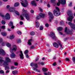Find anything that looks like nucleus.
Masks as SVG:
<instances>
[{
  "instance_id": "obj_40",
  "label": "nucleus",
  "mask_w": 75,
  "mask_h": 75,
  "mask_svg": "<svg viewBox=\"0 0 75 75\" xmlns=\"http://www.w3.org/2000/svg\"><path fill=\"white\" fill-rule=\"evenodd\" d=\"M39 64H41L42 65H44V62H39Z\"/></svg>"
},
{
  "instance_id": "obj_50",
  "label": "nucleus",
  "mask_w": 75,
  "mask_h": 75,
  "mask_svg": "<svg viewBox=\"0 0 75 75\" xmlns=\"http://www.w3.org/2000/svg\"><path fill=\"white\" fill-rule=\"evenodd\" d=\"M18 43H20L21 42V40H18Z\"/></svg>"
},
{
  "instance_id": "obj_39",
  "label": "nucleus",
  "mask_w": 75,
  "mask_h": 75,
  "mask_svg": "<svg viewBox=\"0 0 75 75\" xmlns=\"http://www.w3.org/2000/svg\"><path fill=\"white\" fill-rule=\"evenodd\" d=\"M51 2L52 3H54L55 2V0H51Z\"/></svg>"
},
{
  "instance_id": "obj_10",
  "label": "nucleus",
  "mask_w": 75,
  "mask_h": 75,
  "mask_svg": "<svg viewBox=\"0 0 75 75\" xmlns=\"http://www.w3.org/2000/svg\"><path fill=\"white\" fill-rule=\"evenodd\" d=\"M50 36L52 37V39H53L54 40H55L57 38V37L55 36V34L54 32H51L50 33Z\"/></svg>"
},
{
  "instance_id": "obj_19",
  "label": "nucleus",
  "mask_w": 75,
  "mask_h": 75,
  "mask_svg": "<svg viewBox=\"0 0 75 75\" xmlns=\"http://www.w3.org/2000/svg\"><path fill=\"white\" fill-rule=\"evenodd\" d=\"M39 16H40V18H44L45 17V15L42 13H40L39 14Z\"/></svg>"
},
{
  "instance_id": "obj_6",
  "label": "nucleus",
  "mask_w": 75,
  "mask_h": 75,
  "mask_svg": "<svg viewBox=\"0 0 75 75\" xmlns=\"http://www.w3.org/2000/svg\"><path fill=\"white\" fill-rule=\"evenodd\" d=\"M23 11L24 13H26V14L25 15V17L27 20H30V15L28 14V13H27V10L25 11L24 9L23 8Z\"/></svg>"
},
{
  "instance_id": "obj_41",
  "label": "nucleus",
  "mask_w": 75,
  "mask_h": 75,
  "mask_svg": "<svg viewBox=\"0 0 75 75\" xmlns=\"http://www.w3.org/2000/svg\"><path fill=\"white\" fill-rule=\"evenodd\" d=\"M17 33L19 35H21V32H20V31H18L17 32Z\"/></svg>"
},
{
  "instance_id": "obj_61",
  "label": "nucleus",
  "mask_w": 75,
  "mask_h": 75,
  "mask_svg": "<svg viewBox=\"0 0 75 75\" xmlns=\"http://www.w3.org/2000/svg\"><path fill=\"white\" fill-rule=\"evenodd\" d=\"M11 28H12L13 29H14V26L12 25L11 27Z\"/></svg>"
},
{
  "instance_id": "obj_16",
  "label": "nucleus",
  "mask_w": 75,
  "mask_h": 75,
  "mask_svg": "<svg viewBox=\"0 0 75 75\" xmlns=\"http://www.w3.org/2000/svg\"><path fill=\"white\" fill-rule=\"evenodd\" d=\"M35 26L36 27L38 28L40 27V23H38V21L37 20H36L35 22Z\"/></svg>"
},
{
  "instance_id": "obj_9",
  "label": "nucleus",
  "mask_w": 75,
  "mask_h": 75,
  "mask_svg": "<svg viewBox=\"0 0 75 75\" xmlns=\"http://www.w3.org/2000/svg\"><path fill=\"white\" fill-rule=\"evenodd\" d=\"M60 3H61L62 4H65L66 3L65 0H60H60H59V2L57 4V6H59Z\"/></svg>"
},
{
  "instance_id": "obj_3",
  "label": "nucleus",
  "mask_w": 75,
  "mask_h": 75,
  "mask_svg": "<svg viewBox=\"0 0 75 75\" xmlns=\"http://www.w3.org/2000/svg\"><path fill=\"white\" fill-rule=\"evenodd\" d=\"M56 9H54L53 11V14L55 16H59L61 14V12L59 11V9L57 7H56Z\"/></svg>"
},
{
  "instance_id": "obj_20",
  "label": "nucleus",
  "mask_w": 75,
  "mask_h": 75,
  "mask_svg": "<svg viewBox=\"0 0 75 75\" xmlns=\"http://www.w3.org/2000/svg\"><path fill=\"white\" fill-rule=\"evenodd\" d=\"M18 72V71L16 70L12 71V74H13V75H16V74H17Z\"/></svg>"
},
{
  "instance_id": "obj_43",
  "label": "nucleus",
  "mask_w": 75,
  "mask_h": 75,
  "mask_svg": "<svg viewBox=\"0 0 75 75\" xmlns=\"http://www.w3.org/2000/svg\"><path fill=\"white\" fill-rule=\"evenodd\" d=\"M0 74H4V71L3 70H1L0 71Z\"/></svg>"
},
{
  "instance_id": "obj_21",
  "label": "nucleus",
  "mask_w": 75,
  "mask_h": 75,
  "mask_svg": "<svg viewBox=\"0 0 75 75\" xmlns=\"http://www.w3.org/2000/svg\"><path fill=\"white\" fill-rule=\"evenodd\" d=\"M59 45L60 47V49L61 50H62L63 49V47H62V45L61 44V43H59Z\"/></svg>"
},
{
  "instance_id": "obj_42",
  "label": "nucleus",
  "mask_w": 75,
  "mask_h": 75,
  "mask_svg": "<svg viewBox=\"0 0 75 75\" xmlns=\"http://www.w3.org/2000/svg\"><path fill=\"white\" fill-rule=\"evenodd\" d=\"M5 27H6V26H5V25H3L1 26V29H5Z\"/></svg>"
},
{
  "instance_id": "obj_1",
  "label": "nucleus",
  "mask_w": 75,
  "mask_h": 75,
  "mask_svg": "<svg viewBox=\"0 0 75 75\" xmlns=\"http://www.w3.org/2000/svg\"><path fill=\"white\" fill-rule=\"evenodd\" d=\"M6 8L9 10L10 12H14L15 14H16L18 16H20V13L17 11L15 10V8L13 7H10V6L7 5L6 6Z\"/></svg>"
},
{
  "instance_id": "obj_7",
  "label": "nucleus",
  "mask_w": 75,
  "mask_h": 75,
  "mask_svg": "<svg viewBox=\"0 0 75 75\" xmlns=\"http://www.w3.org/2000/svg\"><path fill=\"white\" fill-rule=\"evenodd\" d=\"M13 48H10V51L11 53H13L14 51L16 52L17 51V47L16 45H13Z\"/></svg>"
},
{
  "instance_id": "obj_57",
  "label": "nucleus",
  "mask_w": 75,
  "mask_h": 75,
  "mask_svg": "<svg viewBox=\"0 0 75 75\" xmlns=\"http://www.w3.org/2000/svg\"><path fill=\"white\" fill-rule=\"evenodd\" d=\"M3 42V39H2V38H1L0 39V42Z\"/></svg>"
},
{
  "instance_id": "obj_18",
  "label": "nucleus",
  "mask_w": 75,
  "mask_h": 75,
  "mask_svg": "<svg viewBox=\"0 0 75 75\" xmlns=\"http://www.w3.org/2000/svg\"><path fill=\"white\" fill-rule=\"evenodd\" d=\"M31 4H32V6H37V4H36V3H35V1H32L31 3Z\"/></svg>"
},
{
  "instance_id": "obj_23",
  "label": "nucleus",
  "mask_w": 75,
  "mask_h": 75,
  "mask_svg": "<svg viewBox=\"0 0 75 75\" xmlns=\"http://www.w3.org/2000/svg\"><path fill=\"white\" fill-rule=\"evenodd\" d=\"M19 5H20V4H19L18 2H17L15 4L14 6H15V7H17V6H18Z\"/></svg>"
},
{
  "instance_id": "obj_13",
  "label": "nucleus",
  "mask_w": 75,
  "mask_h": 75,
  "mask_svg": "<svg viewBox=\"0 0 75 75\" xmlns=\"http://www.w3.org/2000/svg\"><path fill=\"white\" fill-rule=\"evenodd\" d=\"M64 31L65 33H66L67 34H72V33L71 32L67 31V27L66 28Z\"/></svg>"
},
{
  "instance_id": "obj_24",
  "label": "nucleus",
  "mask_w": 75,
  "mask_h": 75,
  "mask_svg": "<svg viewBox=\"0 0 75 75\" xmlns=\"http://www.w3.org/2000/svg\"><path fill=\"white\" fill-rule=\"evenodd\" d=\"M1 34L3 36H5L7 35V33H1Z\"/></svg>"
},
{
  "instance_id": "obj_30",
  "label": "nucleus",
  "mask_w": 75,
  "mask_h": 75,
  "mask_svg": "<svg viewBox=\"0 0 75 75\" xmlns=\"http://www.w3.org/2000/svg\"><path fill=\"white\" fill-rule=\"evenodd\" d=\"M42 70L43 71V72H47V69L45 68H43L42 69Z\"/></svg>"
},
{
  "instance_id": "obj_5",
  "label": "nucleus",
  "mask_w": 75,
  "mask_h": 75,
  "mask_svg": "<svg viewBox=\"0 0 75 75\" xmlns=\"http://www.w3.org/2000/svg\"><path fill=\"white\" fill-rule=\"evenodd\" d=\"M0 16H1V17H2L4 19H6L7 20H10V16L8 13H7L6 14L5 16H4V15L1 13H0Z\"/></svg>"
},
{
  "instance_id": "obj_60",
  "label": "nucleus",
  "mask_w": 75,
  "mask_h": 75,
  "mask_svg": "<svg viewBox=\"0 0 75 75\" xmlns=\"http://www.w3.org/2000/svg\"><path fill=\"white\" fill-rule=\"evenodd\" d=\"M39 60V58H38L35 59L36 61H38Z\"/></svg>"
},
{
  "instance_id": "obj_4",
  "label": "nucleus",
  "mask_w": 75,
  "mask_h": 75,
  "mask_svg": "<svg viewBox=\"0 0 75 75\" xmlns=\"http://www.w3.org/2000/svg\"><path fill=\"white\" fill-rule=\"evenodd\" d=\"M67 14L69 16V17L67 19L68 21H72V18H74V16H73V15L72 14V11H69L67 12Z\"/></svg>"
},
{
  "instance_id": "obj_51",
  "label": "nucleus",
  "mask_w": 75,
  "mask_h": 75,
  "mask_svg": "<svg viewBox=\"0 0 75 75\" xmlns=\"http://www.w3.org/2000/svg\"><path fill=\"white\" fill-rule=\"evenodd\" d=\"M27 74H28V75H31V73L30 71H28V72Z\"/></svg>"
},
{
  "instance_id": "obj_59",
  "label": "nucleus",
  "mask_w": 75,
  "mask_h": 75,
  "mask_svg": "<svg viewBox=\"0 0 75 75\" xmlns=\"http://www.w3.org/2000/svg\"><path fill=\"white\" fill-rule=\"evenodd\" d=\"M20 58L21 59H24V57H20Z\"/></svg>"
},
{
  "instance_id": "obj_56",
  "label": "nucleus",
  "mask_w": 75,
  "mask_h": 75,
  "mask_svg": "<svg viewBox=\"0 0 75 75\" xmlns=\"http://www.w3.org/2000/svg\"><path fill=\"white\" fill-rule=\"evenodd\" d=\"M34 64H33V63H32L30 64V66L31 67H33V65H34Z\"/></svg>"
},
{
  "instance_id": "obj_37",
  "label": "nucleus",
  "mask_w": 75,
  "mask_h": 75,
  "mask_svg": "<svg viewBox=\"0 0 75 75\" xmlns=\"http://www.w3.org/2000/svg\"><path fill=\"white\" fill-rule=\"evenodd\" d=\"M40 30H43V26H40Z\"/></svg>"
},
{
  "instance_id": "obj_31",
  "label": "nucleus",
  "mask_w": 75,
  "mask_h": 75,
  "mask_svg": "<svg viewBox=\"0 0 75 75\" xmlns=\"http://www.w3.org/2000/svg\"><path fill=\"white\" fill-rule=\"evenodd\" d=\"M14 38V35H10L9 38L11 39H13Z\"/></svg>"
},
{
  "instance_id": "obj_32",
  "label": "nucleus",
  "mask_w": 75,
  "mask_h": 75,
  "mask_svg": "<svg viewBox=\"0 0 75 75\" xmlns=\"http://www.w3.org/2000/svg\"><path fill=\"white\" fill-rule=\"evenodd\" d=\"M8 25L9 26H12L13 25V23L11 21L9 24Z\"/></svg>"
},
{
  "instance_id": "obj_34",
  "label": "nucleus",
  "mask_w": 75,
  "mask_h": 75,
  "mask_svg": "<svg viewBox=\"0 0 75 75\" xmlns=\"http://www.w3.org/2000/svg\"><path fill=\"white\" fill-rule=\"evenodd\" d=\"M40 18L41 17H40V16H37L36 18V20H39V19H40Z\"/></svg>"
},
{
  "instance_id": "obj_17",
  "label": "nucleus",
  "mask_w": 75,
  "mask_h": 75,
  "mask_svg": "<svg viewBox=\"0 0 75 75\" xmlns=\"http://www.w3.org/2000/svg\"><path fill=\"white\" fill-rule=\"evenodd\" d=\"M29 51L28 50H26L25 51L24 54H25L26 56V57H29V55L28 54H27L28 53Z\"/></svg>"
},
{
  "instance_id": "obj_14",
  "label": "nucleus",
  "mask_w": 75,
  "mask_h": 75,
  "mask_svg": "<svg viewBox=\"0 0 75 75\" xmlns=\"http://www.w3.org/2000/svg\"><path fill=\"white\" fill-rule=\"evenodd\" d=\"M4 62H7V63L11 62V60H10V59L7 57H6L5 59V61L6 62H5L4 60Z\"/></svg>"
},
{
  "instance_id": "obj_25",
  "label": "nucleus",
  "mask_w": 75,
  "mask_h": 75,
  "mask_svg": "<svg viewBox=\"0 0 75 75\" xmlns=\"http://www.w3.org/2000/svg\"><path fill=\"white\" fill-rule=\"evenodd\" d=\"M24 16H25V14H23L21 16V18L22 20H24V18H23V17Z\"/></svg>"
},
{
  "instance_id": "obj_53",
  "label": "nucleus",
  "mask_w": 75,
  "mask_h": 75,
  "mask_svg": "<svg viewBox=\"0 0 75 75\" xmlns=\"http://www.w3.org/2000/svg\"><path fill=\"white\" fill-rule=\"evenodd\" d=\"M20 24L21 25H23V23L22 21H21L20 22Z\"/></svg>"
},
{
  "instance_id": "obj_27",
  "label": "nucleus",
  "mask_w": 75,
  "mask_h": 75,
  "mask_svg": "<svg viewBox=\"0 0 75 75\" xmlns=\"http://www.w3.org/2000/svg\"><path fill=\"white\" fill-rule=\"evenodd\" d=\"M31 41H32V39L29 40L28 41V44L29 45H31Z\"/></svg>"
},
{
  "instance_id": "obj_38",
  "label": "nucleus",
  "mask_w": 75,
  "mask_h": 75,
  "mask_svg": "<svg viewBox=\"0 0 75 75\" xmlns=\"http://www.w3.org/2000/svg\"><path fill=\"white\" fill-rule=\"evenodd\" d=\"M65 60L67 61H70V59H69V58H66Z\"/></svg>"
},
{
  "instance_id": "obj_35",
  "label": "nucleus",
  "mask_w": 75,
  "mask_h": 75,
  "mask_svg": "<svg viewBox=\"0 0 75 75\" xmlns=\"http://www.w3.org/2000/svg\"><path fill=\"white\" fill-rule=\"evenodd\" d=\"M1 23L3 25H4L6 24V22L4 21H1Z\"/></svg>"
},
{
  "instance_id": "obj_22",
  "label": "nucleus",
  "mask_w": 75,
  "mask_h": 75,
  "mask_svg": "<svg viewBox=\"0 0 75 75\" xmlns=\"http://www.w3.org/2000/svg\"><path fill=\"white\" fill-rule=\"evenodd\" d=\"M6 45L8 47H11V44H10L9 43H6Z\"/></svg>"
},
{
  "instance_id": "obj_46",
  "label": "nucleus",
  "mask_w": 75,
  "mask_h": 75,
  "mask_svg": "<svg viewBox=\"0 0 75 75\" xmlns=\"http://www.w3.org/2000/svg\"><path fill=\"white\" fill-rule=\"evenodd\" d=\"M45 26L46 27H49V25L48 23H46L45 25Z\"/></svg>"
},
{
  "instance_id": "obj_45",
  "label": "nucleus",
  "mask_w": 75,
  "mask_h": 75,
  "mask_svg": "<svg viewBox=\"0 0 75 75\" xmlns=\"http://www.w3.org/2000/svg\"><path fill=\"white\" fill-rule=\"evenodd\" d=\"M72 59L74 62H75V57H73Z\"/></svg>"
},
{
  "instance_id": "obj_52",
  "label": "nucleus",
  "mask_w": 75,
  "mask_h": 75,
  "mask_svg": "<svg viewBox=\"0 0 75 75\" xmlns=\"http://www.w3.org/2000/svg\"><path fill=\"white\" fill-rule=\"evenodd\" d=\"M34 67H35L36 68H37V64H34Z\"/></svg>"
},
{
  "instance_id": "obj_15",
  "label": "nucleus",
  "mask_w": 75,
  "mask_h": 75,
  "mask_svg": "<svg viewBox=\"0 0 75 75\" xmlns=\"http://www.w3.org/2000/svg\"><path fill=\"white\" fill-rule=\"evenodd\" d=\"M53 45L54 47L56 48H58L59 47V45L58 44V43L56 42H54L53 43Z\"/></svg>"
},
{
  "instance_id": "obj_47",
  "label": "nucleus",
  "mask_w": 75,
  "mask_h": 75,
  "mask_svg": "<svg viewBox=\"0 0 75 75\" xmlns=\"http://www.w3.org/2000/svg\"><path fill=\"white\" fill-rule=\"evenodd\" d=\"M53 66H56V65H57V64L56 62H55L53 64Z\"/></svg>"
},
{
  "instance_id": "obj_36",
  "label": "nucleus",
  "mask_w": 75,
  "mask_h": 75,
  "mask_svg": "<svg viewBox=\"0 0 75 75\" xmlns=\"http://www.w3.org/2000/svg\"><path fill=\"white\" fill-rule=\"evenodd\" d=\"M14 65H15V66H18V64L17 62H14Z\"/></svg>"
},
{
  "instance_id": "obj_29",
  "label": "nucleus",
  "mask_w": 75,
  "mask_h": 75,
  "mask_svg": "<svg viewBox=\"0 0 75 75\" xmlns=\"http://www.w3.org/2000/svg\"><path fill=\"white\" fill-rule=\"evenodd\" d=\"M16 54L14 53H12V54H11V57H16Z\"/></svg>"
},
{
  "instance_id": "obj_2",
  "label": "nucleus",
  "mask_w": 75,
  "mask_h": 75,
  "mask_svg": "<svg viewBox=\"0 0 75 75\" xmlns=\"http://www.w3.org/2000/svg\"><path fill=\"white\" fill-rule=\"evenodd\" d=\"M3 62H4L3 65H4V67H5V70H7V69H9L10 67L8 66H7V65H8V63L4 61V60L1 59L0 60V66H1V65H2V64H3Z\"/></svg>"
},
{
  "instance_id": "obj_49",
  "label": "nucleus",
  "mask_w": 75,
  "mask_h": 75,
  "mask_svg": "<svg viewBox=\"0 0 75 75\" xmlns=\"http://www.w3.org/2000/svg\"><path fill=\"white\" fill-rule=\"evenodd\" d=\"M33 71H34L35 70V71H37V68H35V67H33Z\"/></svg>"
},
{
  "instance_id": "obj_54",
  "label": "nucleus",
  "mask_w": 75,
  "mask_h": 75,
  "mask_svg": "<svg viewBox=\"0 0 75 75\" xmlns=\"http://www.w3.org/2000/svg\"><path fill=\"white\" fill-rule=\"evenodd\" d=\"M72 6V2H70V4L69 5V7L71 6Z\"/></svg>"
},
{
  "instance_id": "obj_48",
  "label": "nucleus",
  "mask_w": 75,
  "mask_h": 75,
  "mask_svg": "<svg viewBox=\"0 0 75 75\" xmlns=\"http://www.w3.org/2000/svg\"><path fill=\"white\" fill-rule=\"evenodd\" d=\"M30 12L31 13H34V11L33 10H30Z\"/></svg>"
},
{
  "instance_id": "obj_12",
  "label": "nucleus",
  "mask_w": 75,
  "mask_h": 75,
  "mask_svg": "<svg viewBox=\"0 0 75 75\" xmlns=\"http://www.w3.org/2000/svg\"><path fill=\"white\" fill-rule=\"evenodd\" d=\"M69 25L70 26V27L73 29V30H75V25H74V24L72 23L71 22H69L68 23Z\"/></svg>"
},
{
  "instance_id": "obj_8",
  "label": "nucleus",
  "mask_w": 75,
  "mask_h": 75,
  "mask_svg": "<svg viewBox=\"0 0 75 75\" xmlns=\"http://www.w3.org/2000/svg\"><path fill=\"white\" fill-rule=\"evenodd\" d=\"M48 15L49 16V21L51 22L52 20L54 18V16H53V14L52 13L50 12H49Z\"/></svg>"
},
{
  "instance_id": "obj_28",
  "label": "nucleus",
  "mask_w": 75,
  "mask_h": 75,
  "mask_svg": "<svg viewBox=\"0 0 75 75\" xmlns=\"http://www.w3.org/2000/svg\"><path fill=\"white\" fill-rule=\"evenodd\" d=\"M20 57H23V56H24L23 54V52L22 51H20Z\"/></svg>"
},
{
  "instance_id": "obj_11",
  "label": "nucleus",
  "mask_w": 75,
  "mask_h": 75,
  "mask_svg": "<svg viewBox=\"0 0 75 75\" xmlns=\"http://www.w3.org/2000/svg\"><path fill=\"white\" fill-rule=\"evenodd\" d=\"M0 54L2 55V56H4L6 54V52L4 51V50L3 49H0Z\"/></svg>"
},
{
  "instance_id": "obj_55",
  "label": "nucleus",
  "mask_w": 75,
  "mask_h": 75,
  "mask_svg": "<svg viewBox=\"0 0 75 75\" xmlns=\"http://www.w3.org/2000/svg\"><path fill=\"white\" fill-rule=\"evenodd\" d=\"M39 10L41 12H42V9L41 8H39Z\"/></svg>"
},
{
  "instance_id": "obj_33",
  "label": "nucleus",
  "mask_w": 75,
  "mask_h": 75,
  "mask_svg": "<svg viewBox=\"0 0 75 75\" xmlns=\"http://www.w3.org/2000/svg\"><path fill=\"white\" fill-rule=\"evenodd\" d=\"M30 34L31 35H34L35 34V33L34 32H31Z\"/></svg>"
},
{
  "instance_id": "obj_62",
  "label": "nucleus",
  "mask_w": 75,
  "mask_h": 75,
  "mask_svg": "<svg viewBox=\"0 0 75 75\" xmlns=\"http://www.w3.org/2000/svg\"><path fill=\"white\" fill-rule=\"evenodd\" d=\"M9 72H10V71H9V70H7L6 71V74H7V73Z\"/></svg>"
},
{
  "instance_id": "obj_64",
  "label": "nucleus",
  "mask_w": 75,
  "mask_h": 75,
  "mask_svg": "<svg viewBox=\"0 0 75 75\" xmlns=\"http://www.w3.org/2000/svg\"><path fill=\"white\" fill-rule=\"evenodd\" d=\"M44 74L45 75H48V73H44Z\"/></svg>"
},
{
  "instance_id": "obj_58",
  "label": "nucleus",
  "mask_w": 75,
  "mask_h": 75,
  "mask_svg": "<svg viewBox=\"0 0 75 75\" xmlns=\"http://www.w3.org/2000/svg\"><path fill=\"white\" fill-rule=\"evenodd\" d=\"M51 73L50 72H48L47 73V75H51Z\"/></svg>"
},
{
  "instance_id": "obj_63",
  "label": "nucleus",
  "mask_w": 75,
  "mask_h": 75,
  "mask_svg": "<svg viewBox=\"0 0 75 75\" xmlns=\"http://www.w3.org/2000/svg\"><path fill=\"white\" fill-rule=\"evenodd\" d=\"M48 7V8H50V4H48L47 5V6Z\"/></svg>"
},
{
  "instance_id": "obj_44",
  "label": "nucleus",
  "mask_w": 75,
  "mask_h": 75,
  "mask_svg": "<svg viewBox=\"0 0 75 75\" xmlns=\"http://www.w3.org/2000/svg\"><path fill=\"white\" fill-rule=\"evenodd\" d=\"M34 48H35V47L34 46H32L30 47V49H34Z\"/></svg>"
},
{
  "instance_id": "obj_26",
  "label": "nucleus",
  "mask_w": 75,
  "mask_h": 75,
  "mask_svg": "<svg viewBox=\"0 0 75 75\" xmlns=\"http://www.w3.org/2000/svg\"><path fill=\"white\" fill-rule=\"evenodd\" d=\"M62 29H63V28L62 27H60L57 28V30L60 31H62Z\"/></svg>"
}]
</instances>
